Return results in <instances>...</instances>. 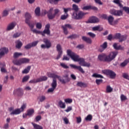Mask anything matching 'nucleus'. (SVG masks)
Instances as JSON below:
<instances>
[{
	"instance_id": "1",
	"label": "nucleus",
	"mask_w": 129,
	"mask_h": 129,
	"mask_svg": "<svg viewBox=\"0 0 129 129\" xmlns=\"http://www.w3.org/2000/svg\"><path fill=\"white\" fill-rule=\"evenodd\" d=\"M118 51H112L110 52L109 55L102 53L98 55V59L100 61H103L104 62H111L112 60L115 58L117 56Z\"/></svg>"
},
{
	"instance_id": "2",
	"label": "nucleus",
	"mask_w": 129,
	"mask_h": 129,
	"mask_svg": "<svg viewBox=\"0 0 129 129\" xmlns=\"http://www.w3.org/2000/svg\"><path fill=\"white\" fill-rule=\"evenodd\" d=\"M53 8H50L48 11H44V13L45 15L47 14V17L49 20H53V19H55L56 15H58L59 13H60V10L58 9H56L54 10V13L53 14Z\"/></svg>"
},
{
	"instance_id": "3",
	"label": "nucleus",
	"mask_w": 129,
	"mask_h": 129,
	"mask_svg": "<svg viewBox=\"0 0 129 129\" xmlns=\"http://www.w3.org/2000/svg\"><path fill=\"white\" fill-rule=\"evenodd\" d=\"M67 54L68 56L71 57V59L75 62H78V60L80 58V56L78 54H76L70 49H68L67 50Z\"/></svg>"
},
{
	"instance_id": "4",
	"label": "nucleus",
	"mask_w": 129,
	"mask_h": 129,
	"mask_svg": "<svg viewBox=\"0 0 129 129\" xmlns=\"http://www.w3.org/2000/svg\"><path fill=\"white\" fill-rule=\"evenodd\" d=\"M127 38V35L126 34H124L121 35L120 33H116L113 35V39H116V40H119V43H121V42H123V41H125Z\"/></svg>"
},
{
	"instance_id": "5",
	"label": "nucleus",
	"mask_w": 129,
	"mask_h": 129,
	"mask_svg": "<svg viewBox=\"0 0 129 129\" xmlns=\"http://www.w3.org/2000/svg\"><path fill=\"white\" fill-rule=\"evenodd\" d=\"M25 23L27 24L30 28L31 29H33L34 28V24H31L30 22V20L32 19V16L31 15V14H30L28 12H26L25 14Z\"/></svg>"
},
{
	"instance_id": "6",
	"label": "nucleus",
	"mask_w": 129,
	"mask_h": 129,
	"mask_svg": "<svg viewBox=\"0 0 129 129\" xmlns=\"http://www.w3.org/2000/svg\"><path fill=\"white\" fill-rule=\"evenodd\" d=\"M43 43L45 44H41V49H49L52 46V44L51 41L47 38H44L43 40Z\"/></svg>"
},
{
	"instance_id": "7",
	"label": "nucleus",
	"mask_w": 129,
	"mask_h": 129,
	"mask_svg": "<svg viewBox=\"0 0 129 129\" xmlns=\"http://www.w3.org/2000/svg\"><path fill=\"white\" fill-rule=\"evenodd\" d=\"M113 3H114V4H116V5H118L119 8H122L123 11H124L126 14H129V7L125 6L123 7L122 4L120 3V0H114L113 1Z\"/></svg>"
},
{
	"instance_id": "8",
	"label": "nucleus",
	"mask_w": 129,
	"mask_h": 129,
	"mask_svg": "<svg viewBox=\"0 0 129 129\" xmlns=\"http://www.w3.org/2000/svg\"><path fill=\"white\" fill-rule=\"evenodd\" d=\"M85 15H86V13L80 11L79 12L78 14H77V13H74L72 18L75 20H81V19H82Z\"/></svg>"
},
{
	"instance_id": "9",
	"label": "nucleus",
	"mask_w": 129,
	"mask_h": 129,
	"mask_svg": "<svg viewBox=\"0 0 129 129\" xmlns=\"http://www.w3.org/2000/svg\"><path fill=\"white\" fill-rule=\"evenodd\" d=\"M103 73L104 74H106V75L110 76V78H111L112 79H113V78H115V77L116 76V74H115L114 72L110 70H104Z\"/></svg>"
},
{
	"instance_id": "10",
	"label": "nucleus",
	"mask_w": 129,
	"mask_h": 129,
	"mask_svg": "<svg viewBox=\"0 0 129 129\" xmlns=\"http://www.w3.org/2000/svg\"><path fill=\"white\" fill-rule=\"evenodd\" d=\"M46 34L47 36H49L51 34V31H50V24H47L45 25V27L43 32H41V35L43 37H45V34Z\"/></svg>"
},
{
	"instance_id": "11",
	"label": "nucleus",
	"mask_w": 129,
	"mask_h": 129,
	"mask_svg": "<svg viewBox=\"0 0 129 129\" xmlns=\"http://www.w3.org/2000/svg\"><path fill=\"white\" fill-rule=\"evenodd\" d=\"M56 51L58 52V54L56 57V60H59L61 58V56L63 54V50H62V46L60 44H58L56 45Z\"/></svg>"
},
{
	"instance_id": "12",
	"label": "nucleus",
	"mask_w": 129,
	"mask_h": 129,
	"mask_svg": "<svg viewBox=\"0 0 129 129\" xmlns=\"http://www.w3.org/2000/svg\"><path fill=\"white\" fill-rule=\"evenodd\" d=\"M109 13L111 15L116 16L117 17L122 16V12L121 10H115V9H112L109 11Z\"/></svg>"
},
{
	"instance_id": "13",
	"label": "nucleus",
	"mask_w": 129,
	"mask_h": 129,
	"mask_svg": "<svg viewBox=\"0 0 129 129\" xmlns=\"http://www.w3.org/2000/svg\"><path fill=\"white\" fill-rule=\"evenodd\" d=\"M61 28H62L63 33L65 35H68V30H67V29H73L72 25L69 24H67L63 26H62Z\"/></svg>"
},
{
	"instance_id": "14",
	"label": "nucleus",
	"mask_w": 129,
	"mask_h": 129,
	"mask_svg": "<svg viewBox=\"0 0 129 129\" xmlns=\"http://www.w3.org/2000/svg\"><path fill=\"white\" fill-rule=\"evenodd\" d=\"M9 53V48L7 47H2L0 49V59L5 56L6 54Z\"/></svg>"
},
{
	"instance_id": "15",
	"label": "nucleus",
	"mask_w": 129,
	"mask_h": 129,
	"mask_svg": "<svg viewBox=\"0 0 129 129\" xmlns=\"http://www.w3.org/2000/svg\"><path fill=\"white\" fill-rule=\"evenodd\" d=\"M70 67H71V68H73V69H77V70H79V71H80L81 73H82V74H84V73H85V71H84L81 66H77L73 64H70Z\"/></svg>"
},
{
	"instance_id": "16",
	"label": "nucleus",
	"mask_w": 129,
	"mask_h": 129,
	"mask_svg": "<svg viewBox=\"0 0 129 129\" xmlns=\"http://www.w3.org/2000/svg\"><path fill=\"white\" fill-rule=\"evenodd\" d=\"M87 23H90L91 24L99 23V19L97 18L96 17L93 16L89 19Z\"/></svg>"
},
{
	"instance_id": "17",
	"label": "nucleus",
	"mask_w": 129,
	"mask_h": 129,
	"mask_svg": "<svg viewBox=\"0 0 129 129\" xmlns=\"http://www.w3.org/2000/svg\"><path fill=\"white\" fill-rule=\"evenodd\" d=\"M38 43H39V41H34L32 43H29L27 45H26L24 48L25 49H26L27 50H29V49H31L32 47H36L37 45H38Z\"/></svg>"
},
{
	"instance_id": "18",
	"label": "nucleus",
	"mask_w": 129,
	"mask_h": 129,
	"mask_svg": "<svg viewBox=\"0 0 129 129\" xmlns=\"http://www.w3.org/2000/svg\"><path fill=\"white\" fill-rule=\"evenodd\" d=\"M16 26H17V23L16 22H12L9 24L7 27V31H11L12 30H14Z\"/></svg>"
},
{
	"instance_id": "19",
	"label": "nucleus",
	"mask_w": 129,
	"mask_h": 129,
	"mask_svg": "<svg viewBox=\"0 0 129 129\" xmlns=\"http://www.w3.org/2000/svg\"><path fill=\"white\" fill-rule=\"evenodd\" d=\"M47 76L50 78H53V79H56V78H60V76L52 73H48Z\"/></svg>"
},
{
	"instance_id": "20",
	"label": "nucleus",
	"mask_w": 129,
	"mask_h": 129,
	"mask_svg": "<svg viewBox=\"0 0 129 129\" xmlns=\"http://www.w3.org/2000/svg\"><path fill=\"white\" fill-rule=\"evenodd\" d=\"M16 93L18 96H22L24 94V91L23 89L19 88L16 89Z\"/></svg>"
},
{
	"instance_id": "21",
	"label": "nucleus",
	"mask_w": 129,
	"mask_h": 129,
	"mask_svg": "<svg viewBox=\"0 0 129 129\" xmlns=\"http://www.w3.org/2000/svg\"><path fill=\"white\" fill-rule=\"evenodd\" d=\"M21 109L19 108L14 110L10 113L11 115H17L18 114H20L21 113Z\"/></svg>"
},
{
	"instance_id": "22",
	"label": "nucleus",
	"mask_w": 129,
	"mask_h": 129,
	"mask_svg": "<svg viewBox=\"0 0 129 129\" xmlns=\"http://www.w3.org/2000/svg\"><path fill=\"white\" fill-rule=\"evenodd\" d=\"M16 48L17 49H21L22 48V46H23V42L21 41L20 40H17L16 42Z\"/></svg>"
},
{
	"instance_id": "23",
	"label": "nucleus",
	"mask_w": 129,
	"mask_h": 129,
	"mask_svg": "<svg viewBox=\"0 0 129 129\" xmlns=\"http://www.w3.org/2000/svg\"><path fill=\"white\" fill-rule=\"evenodd\" d=\"M113 47L115 50H123L124 49V47H122L120 45L117 46V43H116L113 44Z\"/></svg>"
},
{
	"instance_id": "24",
	"label": "nucleus",
	"mask_w": 129,
	"mask_h": 129,
	"mask_svg": "<svg viewBox=\"0 0 129 129\" xmlns=\"http://www.w3.org/2000/svg\"><path fill=\"white\" fill-rule=\"evenodd\" d=\"M82 39L83 41L86 42V43H88V44H91V43H92L91 39H90L89 37H87L86 36H82Z\"/></svg>"
},
{
	"instance_id": "25",
	"label": "nucleus",
	"mask_w": 129,
	"mask_h": 129,
	"mask_svg": "<svg viewBox=\"0 0 129 129\" xmlns=\"http://www.w3.org/2000/svg\"><path fill=\"white\" fill-rule=\"evenodd\" d=\"M59 81H60V82H61V83H62V84H66V83H68V82H69L70 81V79H63L61 78L60 77H59V78H58Z\"/></svg>"
},
{
	"instance_id": "26",
	"label": "nucleus",
	"mask_w": 129,
	"mask_h": 129,
	"mask_svg": "<svg viewBox=\"0 0 129 129\" xmlns=\"http://www.w3.org/2000/svg\"><path fill=\"white\" fill-rule=\"evenodd\" d=\"M100 47L101 48H102V49H99V51L100 52H103V50H105V49H106V48H107V42H104L103 44L100 45Z\"/></svg>"
},
{
	"instance_id": "27",
	"label": "nucleus",
	"mask_w": 129,
	"mask_h": 129,
	"mask_svg": "<svg viewBox=\"0 0 129 129\" xmlns=\"http://www.w3.org/2000/svg\"><path fill=\"white\" fill-rule=\"evenodd\" d=\"M77 86L79 87H87V84L85 83H83L82 82H78L77 84Z\"/></svg>"
},
{
	"instance_id": "28",
	"label": "nucleus",
	"mask_w": 129,
	"mask_h": 129,
	"mask_svg": "<svg viewBox=\"0 0 129 129\" xmlns=\"http://www.w3.org/2000/svg\"><path fill=\"white\" fill-rule=\"evenodd\" d=\"M107 20L110 25H112V23H113V21H114V17L111 15H110L108 16Z\"/></svg>"
},
{
	"instance_id": "29",
	"label": "nucleus",
	"mask_w": 129,
	"mask_h": 129,
	"mask_svg": "<svg viewBox=\"0 0 129 129\" xmlns=\"http://www.w3.org/2000/svg\"><path fill=\"white\" fill-rule=\"evenodd\" d=\"M20 61L21 62V64H25L29 63V62H30V59L27 58H20Z\"/></svg>"
},
{
	"instance_id": "30",
	"label": "nucleus",
	"mask_w": 129,
	"mask_h": 129,
	"mask_svg": "<svg viewBox=\"0 0 129 129\" xmlns=\"http://www.w3.org/2000/svg\"><path fill=\"white\" fill-rule=\"evenodd\" d=\"M129 63V58L128 59H125L124 61L121 62L120 64V67H125L126 65H127Z\"/></svg>"
},
{
	"instance_id": "31",
	"label": "nucleus",
	"mask_w": 129,
	"mask_h": 129,
	"mask_svg": "<svg viewBox=\"0 0 129 129\" xmlns=\"http://www.w3.org/2000/svg\"><path fill=\"white\" fill-rule=\"evenodd\" d=\"M51 87L56 89V87H57V80L56 79H53L52 82L51 83Z\"/></svg>"
},
{
	"instance_id": "32",
	"label": "nucleus",
	"mask_w": 129,
	"mask_h": 129,
	"mask_svg": "<svg viewBox=\"0 0 129 129\" xmlns=\"http://www.w3.org/2000/svg\"><path fill=\"white\" fill-rule=\"evenodd\" d=\"M35 113V110L34 109H29L27 110V115L28 116H32V114Z\"/></svg>"
},
{
	"instance_id": "33",
	"label": "nucleus",
	"mask_w": 129,
	"mask_h": 129,
	"mask_svg": "<svg viewBox=\"0 0 129 129\" xmlns=\"http://www.w3.org/2000/svg\"><path fill=\"white\" fill-rule=\"evenodd\" d=\"M78 62H79V64L80 65H81V66H83L84 63H85V60L83 58L80 57V58H79V60H78Z\"/></svg>"
},
{
	"instance_id": "34",
	"label": "nucleus",
	"mask_w": 129,
	"mask_h": 129,
	"mask_svg": "<svg viewBox=\"0 0 129 129\" xmlns=\"http://www.w3.org/2000/svg\"><path fill=\"white\" fill-rule=\"evenodd\" d=\"M31 70V66H28L27 68L25 69L24 71H22L23 74H28Z\"/></svg>"
},
{
	"instance_id": "35",
	"label": "nucleus",
	"mask_w": 129,
	"mask_h": 129,
	"mask_svg": "<svg viewBox=\"0 0 129 129\" xmlns=\"http://www.w3.org/2000/svg\"><path fill=\"white\" fill-rule=\"evenodd\" d=\"M58 105L60 108H65L66 107V105L65 104V103H63V101L61 100H60L58 102Z\"/></svg>"
},
{
	"instance_id": "36",
	"label": "nucleus",
	"mask_w": 129,
	"mask_h": 129,
	"mask_svg": "<svg viewBox=\"0 0 129 129\" xmlns=\"http://www.w3.org/2000/svg\"><path fill=\"white\" fill-rule=\"evenodd\" d=\"M92 30L93 31H99V32H101L103 30V28H100V26H95L92 28Z\"/></svg>"
},
{
	"instance_id": "37",
	"label": "nucleus",
	"mask_w": 129,
	"mask_h": 129,
	"mask_svg": "<svg viewBox=\"0 0 129 129\" xmlns=\"http://www.w3.org/2000/svg\"><path fill=\"white\" fill-rule=\"evenodd\" d=\"M35 14L37 17H40V7H37L35 9Z\"/></svg>"
},
{
	"instance_id": "38",
	"label": "nucleus",
	"mask_w": 129,
	"mask_h": 129,
	"mask_svg": "<svg viewBox=\"0 0 129 129\" xmlns=\"http://www.w3.org/2000/svg\"><path fill=\"white\" fill-rule=\"evenodd\" d=\"M32 125L34 129H43V127L40 125L32 123Z\"/></svg>"
},
{
	"instance_id": "39",
	"label": "nucleus",
	"mask_w": 129,
	"mask_h": 129,
	"mask_svg": "<svg viewBox=\"0 0 129 129\" xmlns=\"http://www.w3.org/2000/svg\"><path fill=\"white\" fill-rule=\"evenodd\" d=\"M38 79L39 82H42V81H46V80L48 79V78L46 76H42L40 78H38Z\"/></svg>"
},
{
	"instance_id": "40",
	"label": "nucleus",
	"mask_w": 129,
	"mask_h": 129,
	"mask_svg": "<svg viewBox=\"0 0 129 129\" xmlns=\"http://www.w3.org/2000/svg\"><path fill=\"white\" fill-rule=\"evenodd\" d=\"M86 121H91L92 120V115L89 114L87 116V117L85 118Z\"/></svg>"
},
{
	"instance_id": "41",
	"label": "nucleus",
	"mask_w": 129,
	"mask_h": 129,
	"mask_svg": "<svg viewBox=\"0 0 129 129\" xmlns=\"http://www.w3.org/2000/svg\"><path fill=\"white\" fill-rule=\"evenodd\" d=\"M13 62L15 65H22L21 59H19V60H14Z\"/></svg>"
},
{
	"instance_id": "42",
	"label": "nucleus",
	"mask_w": 129,
	"mask_h": 129,
	"mask_svg": "<svg viewBox=\"0 0 129 129\" xmlns=\"http://www.w3.org/2000/svg\"><path fill=\"white\" fill-rule=\"evenodd\" d=\"M63 12L66 14V15H68L69 12H71L72 11V9L70 8H63Z\"/></svg>"
},
{
	"instance_id": "43",
	"label": "nucleus",
	"mask_w": 129,
	"mask_h": 129,
	"mask_svg": "<svg viewBox=\"0 0 129 129\" xmlns=\"http://www.w3.org/2000/svg\"><path fill=\"white\" fill-rule=\"evenodd\" d=\"M72 10H73V11H75V12H78V10H79V9L78 8V6L76 4H73V8Z\"/></svg>"
},
{
	"instance_id": "44",
	"label": "nucleus",
	"mask_w": 129,
	"mask_h": 129,
	"mask_svg": "<svg viewBox=\"0 0 129 129\" xmlns=\"http://www.w3.org/2000/svg\"><path fill=\"white\" fill-rule=\"evenodd\" d=\"M112 90H113V89L110 87V86H107L106 87V92L107 93H109L110 92H112Z\"/></svg>"
},
{
	"instance_id": "45",
	"label": "nucleus",
	"mask_w": 129,
	"mask_h": 129,
	"mask_svg": "<svg viewBox=\"0 0 129 129\" xmlns=\"http://www.w3.org/2000/svg\"><path fill=\"white\" fill-rule=\"evenodd\" d=\"M27 107V104L26 103H24L23 104L20 108H19V109H20V111L21 112H23V111H24V110L25 109V108Z\"/></svg>"
},
{
	"instance_id": "46",
	"label": "nucleus",
	"mask_w": 129,
	"mask_h": 129,
	"mask_svg": "<svg viewBox=\"0 0 129 129\" xmlns=\"http://www.w3.org/2000/svg\"><path fill=\"white\" fill-rule=\"evenodd\" d=\"M92 77H95V78H103V76L101 75L97 74L96 73L92 75Z\"/></svg>"
},
{
	"instance_id": "47",
	"label": "nucleus",
	"mask_w": 129,
	"mask_h": 129,
	"mask_svg": "<svg viewBox=\"0 0 129 129\" xmlns=\"http://www.w3.org/2000/svg\"><path fill=\"white\" fill-rule=\"evenodd\" d=\"M29 79H30V76H25L23 79H22V82L24 83L25 82H27V81H28V80H29Z\"/></svg>"
},
{
	"instance_id": "48",
	"label": "nucleus",
	"mask_w": 129,
	"mask_h": 129,
	"mask_svg": "<svg viewBox=\"0 0 129 129\" xmlns=\"http://www.w3.org/2000/svg\"><path fill=\"white\" fill-rule=\"evenodd\" d=\"M23 55V53L21 52H15L14 54V58H18L20 57V56H22Z\"/></svg>"
},
{
	"instance_id": "49",
	"label": "nucleus",
	"mask_w": 129,
	"mask_h": 129,
	"mask_svg": "<svg viewBox=\"0 0 129 129\" xmlns=\"http://www.w3.org/2000/svg\"><path fill=\"white\" fill-rule=\"evenodd\" d=\"M21 35H22V33L20 32H16L13 35V38H14L15 39L17 38H19V37H20Z\"/></svg>"
},
{
	"instance_id": "50",
	"label": "nucleus",
	"mask_w": 129,
	"mask_h": 129,
	"mask_svg": "<svg viewBox=\"0 0 129 129\" xmlns=\"http://www.w3.org/2000/svg\"><path fill=\"white\" fill-rule=\"evenodd\" d=\"M39 99L40 102H43V101L46 100V97L45 96H41L39 97Z\"/></svg>"
},
{
	"instance_id": "51",
	"label": "nucleus",
	"mask_w": 129,
	"mask_h": 129,
	"mask_svg": "<svg viewBox=\"0 0 129 129\" xmlns=\"http://www.w3.org/2000/svg\"><path fill=\"white\" fill-rule=\"evenodd\" d=\"M31 29V31H32V32H33V33H35V34H41V31H38L37 30V29H34V28H30Z\"/></svg>"
},
{
	"instance_id": "52",
	"label": "nucleus",
	"mask_w": 129,
	"mask_h": 129,
	"mask_svg": "<svg viewBox=\"0 0 129 129\" xmlns=\"http://www.w3.org/2000/svg\"><path fill=\"white\" fill-rule=\"evenodd\" d=\"M9 12H10V10H4L3 13V17H7L9 15Z\"/></svg>"
},
{
	"instance_id": "53",
	"label": "nucleus",
	"mask_w": 129,
	"mask_h": 129,
	"mask_svg": "<svg viewBox=\"0 0 129 129\" xmlns=\"http://www.w3.org/2000/svg\"><path fill=\"white\" fill-rule=\"evenodd\" d=\"M64 101L66 103L70 104V103H72V102H73V100H72V99L67 98L64 100Z\"/></svg>"
},
{
	"instance_id": "54",
	"label": "nucleus",
	"mask_w": 129,
	"mask_h": 129,
	"mask_svg": "<svg viewBox=\"0 0 129 129\" xmlns=\"http://www.w3.org/2000/svg\"><path fill=\"white\" fill-rule=\"evenodd\" d=\"M120 99L121 101H123L124 100H126V99H127V98H126V96H124V95L121 94L120 95Z\"/></svg>"
},
{
	"instance_id": "55",
	"label": "nucleus",
	"mask_w": 129,
	"mask_h": 129,
	"mask_svg": "<svg viewBox=\"0 0 129 129\" xmlns=\"http://www.w3.org/2000/svg\"><path fill=\"white\" fill-rule=\"evenodd\" d=\"M77 38V35L76 34H73L67 37V39H75Z\"/></svg>"
},
{
	"instance_id": "56",
	"label": "nucleus",
	"mask_w": 129,
	"mask_h": 129,
	"mask_svg": "<svg viewBox=\"0 0 129 129\" xmlns=\"http://www.w3.org/2000/svg\"><path fill=\"white\" fill-rule=\"evenodd\" d=\"M88 35L91 37V38H95L96 37V35L92 32H88Z\"/></svg>"
},
{
	"instance_id": "57",
	"label": "nucleus",
	"mask_w": 129,
	"mask_h": 129,
	"mask_svg": "<svg viewBox=\"0 0 129 129\" xmlns=\"http://www.w3.org/2000/svg\"><path fill=\"white\" fill-rule=\"evenodd\" d=\"M60 66L62 68H64V69H68V68H69V67L64 63H60Z\"/></svg>"
},
{
	"instance_id": "58",
	"label": "nucleus",
	"mask_w": 129,
	"mask_h": 129,
	"mask_svg": "<svg viewBox=\"0 0 129 129\" xmlns=\"http://www.w3.org/2000/svg\"><path fill=\"white\" fill-rule=\"evenodd\" d=\"M103 81L101 79H97L96 80V83L97 85H100V84H101V83H102Z\"/></svg>"
},
{
	"instance_id": "59",
	"label": "nucleus",
	"mask_w": 129,
	"mask_h": 129,
	"mask_svg": "<svg viewBox=\"0 0 129 129\" xmlns=\"http://www.w3.org/2000/svg\"><path fill=\"white\" fill-rule=\"evenodd\" d=\"M38 79H37L36 80V79H33V80H31L29 81V83H39V82H38Z\"/></svg>"
},
{
	"instance_id": "60",
	"label": "nucleus",
	"mask_w": 129,
	"mask_h": 129,
	"mask_svg": "<svg viewBox=\"0 0 129 129\" xmlns=\"http://www.w3.org/2000/svg\"><path fill=\"white\" fill-rule=\"evenodd\" d=\"M68 18V14H66V15H61L60 19L61 20H66Z\"/></svg>"
},
{
	"instance_id": "61",
	"label": "nucleus",
	"mask_w": 129,
	"mask_h": 129,
	"mask_svg": "<svg viewBox=\"0 0 129 129\" xmlns=\"http://www.w3.org/2000/svg\"><path fill=\"white\" fill-rule=\"evenodd\" d=\"M36 28L39 30H41V29H42V24H41L40 23H36Z\"/></svg>"
},
{
	"instance_id": "62",
	"label": "nucleus",
	"mask_w": 129,
	"mask_h": 129,
	"mask_svg": "<svg viewBox=\"0 0 129 129\" xmlns=\"http://www.w3.org/2000/svg\"><path fill=\"white\" fill-rule=\"evenodd\" d=\"M101 19H103L104 20H107L108 17H107V15L106 14H102L101 15Z\"/></svg>"
},
{
	"instance_id": "63",
	"label": "nucleus",
	"mask_w": 129,
	"mask_h": 129,
	"mask_svg": "<svg viewBox=\"0 0 129 129\" xmlns=\"http://www.w3.org/2000/svg\"><path fill=\"white\" fill-rule=\"evenodd\" d=\"M82 9V10L87 11L88 10H90V9H91V6H85Z\"/></svg>"
},
{
	"instance_id": "64",
	"label": "nucleus",
	"mask_w": 129,
	"mask_h": 129,
	"mask_svg": "<svg viewBox=\"0 0 129 129\" xmlns=\"http://www.w3.org/2000/svg\"><path fill=\"white\" fill-rule=\"evenodd\" d=\"M76 119H77V123H80V122H81V121H82V119H81V116L77 117Z\"/></svg>"
}]
</instances>
